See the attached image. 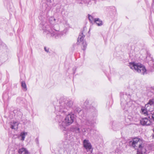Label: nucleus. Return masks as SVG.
<instances>
[{
    "label": "nucleus",
    "instance_id": "1",
    "mask_svg": "<svg viewBox=\"0 0 154 154\" xmlns=\"http://www.w3.org/2000/svg\"><path fill=\"white\" fill-rule=\"evenodd\" d=\"M73 102L69 100H61L58 105L55 106L56 119L58 122L59 125L61 129L65 128L66 126L71 124L74 122L73 114L67 112L68 110L72 107Z\"/></svg>",
    "mask_w": 154,
    "mask_h": 154
},
{
    "label": "nucleus",
    "instance_id": "2",
    "mask_svg": "<svg viewBox=\"0 0 154 154\" xmlns=\"http://www.w3.org/2000/svg\"><path fill=\"white\" fill-rule=\"evenodd\" d=\"M41 10L42 13L39 16V20L42 21L40 23L41 28L44 31V33L47 35L50 34L51 36L57 38L58 37L59 34L57 31L58 30L56 29V27L58 26L57 24L50 25L51 24L50 23L46 22L45 17L48 15L50 8L48 5L45 3H42L41 7Z\"/></svg>",
    "mask_w": 154,
    "mask_h": 154
},
{
    "label": "nucleus",
    "instance_id": "3",
    "mask_svg": "<svg viewBox=\"0 0 154 154\" xmlns=\"http://www.w3.org/2000/svg\"><path fill=\"white\" fill-rule=\"evenodd\" d=\"M130 67L134 71L144 75L147 74L146 70L145 67L141 65L136 63L134 62L129 63Z\"/></svg>",
    "mask_w": 154,
    "mask_h": 154
},
{
    "label": "nucleus",
    "instance_id": "4",
    "mask_svg": "<svg viewBox=\"0 0 154 154\" xmlns=\"http://www.w3.org/2000/svg\"><path fill=\"white\" fill-rule=\"evenodd\" d=\"M142 141L141 140L138 138H134L132 141L129 142V145L135 149L138 148L137 154H143L141 150L142 146H141Z\"/></svg>",
    "mask_w": 154,
    "mask_h": 154
},
{
    "label": "nucleus",
    "instance_id": "5",
    "mask_svg": "<svg viewBox=\"0 0 154 154\" xmlns=\"http://www.w3.org/2000/svg\"><path fill=\"white\" fill-rule=\"evenodd\" d=\"M120 97L121 106L124 109H126L127 110V108L131 106L132 101L131 100H129L128 102L127 101V100L125 99L128 96L127 94H124V93H121Z\"/></svg>",
    "mask_w": 154,
    "mask_h": 154
},
{
    "label": "nucleus",
    "instance_id": "6",
    "mask_svg": "<svg viewBox=\"0 0 154 154\" xmlns=\"http://www.w3.org/2000/svg\"><path fill=\"white\" fill-rule=\"evenodd\" d=\"M95 116L89 119H87L84 120L82 121V123L88 126H93L96 123L97 118L96 114L95 113Z\"/></svg>",
    "mask_w": 154,
    "mask_h": 154
},
{
    "label": "nucleus",
    "instance_id": "7",
    "mask_svg": "<svg viewBox=\"0 0 154 154\" xmlns=\"http://www.w3.org/2000/svg\"><path fill=\"white\" fill-rule=\"evenodd\" d=\"M83 146L88 152H91L92 150V145L89 140L86 139L83 141Z\"/></svg>",
    "mask_w": 154,
    "mask_h": 154
},
{
    "label": "nucleus",
    "instance_id": "8",
    "mask_svg": "<svg viewBox=\"0 0 154 154\" xmlns=\"http://www.w3.org/2000/svg\"><path fill=\"white\" fill-rule=\"evenodd\" d=\"M151 120L148 117H146L142 119L140 121V123L143 125H149L151 123Z\"/></svg>",
    "mask_w": 154,
    "mask_h": 154
},
{
    "label": "nucleus",
    "instance_id": "9",
    "mask_svg": "<svg viewBox=\"0 0 154 154\" xmlns=\"http://www.w3.org/2000/svg\"><path fill=\"white\" fill-rule=\"evenodd\" d=\"M141 110L142 113L145 116H147L148 117V116H150V114H148V112L147 111H152L149 108H148V107H146L145 106V107H142Z\"/></svg>",
    "mask_w": 154,
    "mask_h": 154
},
{
    "label": "nucleus",
    "instance_id": "10",
    "mask_svg": "<svg viewBox=\"0 0 154 154\" xmlns=\"http://www.w3.org/2000/svg\"><path fill=\"white\" fill-rule=\"evenodd\" d=\"M18 125L19 123L17 122L13 121L10 123V127L12 129L17 130Z\"/></svg>",
    "mask_w": 154,
    "mask_h": 154
},
{
    "label": "nucleus",
    "instance_id": "11",
    "mask_svg": "<svg viewBox=\"0 0 154 154\" xmlns=\"http://www.w3.org/2000/svg\"><path fill=\"white\" fill-rule=\"evenodd\" d=\"M18 152L19 154H29L28 151L26 148L24 147L19 149Z\"/></svg>",
    "mask_w": 154,
    "mask_h": 154
},
{
    "label": "nucleus",
    "instance_id": "12",
    "mask_svg": "<svg viewBox=\"0 0 154 154\" xmlns=\"http://www.w3.org/2000/svg\"><path fill=\"white\" fill-rule=\"evenodd\" d=\"M79 34L78 38V42L79 43L83 41L84 38L85 37V35H83V31H82Z\"/></svg>",
    "mask_w": 154,
    "mask_h": 154
},
{
    "label": "nucleus",
    "instance_id": "13",
    "mask_svg": "<svg viewBox=\"0 0 154 154\" xmlns=\"http://www.w3.org/2000/svg\"><path fill=\"white\" fill-rule=\"evenodd\" d=\"M71 130L77 133H79L81 132L80 128L78 126H72L71 128Z\"/></svg>",
    "mask_w": 154,
    "mask_h": 154
},
{
    "label": "nucleus",
    "instance_id": "14",
    "mask_svg": "<svg viewBox=\"0 0 154 154\" xmlns=\"http://www.w3.org/2000/svg\"><path fill=\"white\" fill-rule=\"evenodd\" d=\"M149 105L151 106H154V99L150 100L148 103L145 105V106L146 107H148V108Z\"/></svg>",
    "mask_w": 154,
    "mask_h": 154
},
{
    "label": "nucleus",
    "instance_id": "15",
    "mask_svg": "<svg viewBox=\"0 0 154 154\" xmlns=\"http://www.w3.org/2000/svg\"><path fill=\"white\" fill-rule=\"evenodd\" d=\"M94 22L98 26H101L103 25V23L102 21L99 18H95L94 19Z\"/></svg>",
    "mask_w": 154,
    "mask_h": 154
},
{
    "label": "nucleus",
    "instance_id": "16",
    "mask_svg": "<svg viewBox=\"0 0 154 154\" xmlns=\"http://www.w3.org/2000/svg\"><path fill=\"white\" fill-rule=\"evenodd\" d=\"M112 128L114 131H116L118 130L119 128L118 124L115 122H114L112 123Z\"/></svg>",
    "mask_w": 154,
    "mask_h": 154
},
{
    "label": "nucleus",
    "instance_id": "17",
    "mask_svg": "<svg viewBox=\"0 0 154 154\" xmlns=\"http://www.w3.org/2000/svg\"><path fill=\"white\" fill-rule=\"evenodd\" d=\"M148 63L151 67L154 69V61L153 59L152 58L151 60Z\"/></svg>",
    "mask_w": 154,
    "mask_h": 154
},
{
    "label": "nucleus",
    "instance_id": "18",
    "mask_svg": "<svg viewBox=\"0 0 154 154\" xmlns=\"http://www.w3.org/2000/svg\"><path fill=\"white\" fill-rule=\"evenodd\" d=\"M21 86L23 88L24 91H26L27 90V88L25 82L24 81H23L21 83Z\"/></svg>",
    "mask_w": 154,
    "mask_h": 154
},
{
    "label": "nucleus",
    "instance_id": "19",
    "mask_svg": "<svg viewBox=\"0 0 154 154\" xmlns=\"http://www.w3.org/2000/svg\"><path fill=\"white\" fill-rule=\"evenodd\" d=\"M74 110L75 112V113H79L80 112H81L82 109L81 108H80L78 107H76L74 109Z\"/></svg>",
    "mask_w": 154,
    "mask_h": 154
},
{
    "label": "nucleus",
    "instance_id": "20",
    "mask_svg": "<svg viewBox=\"0 0 154 154\" xmlns=\"http://www.w3.org/2000/svg\"><path fill=\"white\" fill-rule=\"evenodd\" d=\"M27 133L26 132H23V133H21L20 136L21 137V139L22 140H24L25 139V135H27Z\"/></svg>",
    "mask_w": 154,
    "mask_h": 154
},
{
    "label": "nucleus",
    "instance_id": "21",
    "mask_svg": "<svg viewBox=\"0 0 154 154\" xmlns=\"http://www.w3.org/2000/svg\"><path fill=\"white\" fill-rule=\"evenodd\" d=\"M148 118L154 121V112L153 113L150 114V116H148Z\"/></svg>",
    "mask_w": 154,
    "mask_h": 154
},
{
    "label": "nucleus",
    "instance_id": "22",
    "mask_svg": "<svg viewBox=\"0 0 154 154\" xmlns=\"http://www.w3.org/2000/svg\"><path fill=\"white\" fill-rule=\"evenodd\" d=\"M83 48H82V49L84 51H85L86 49V48L87 46V44H86V43L85 42L83 41Z\"/></svg>",
    "mask_w": 154,
    "mask_h": 154
},
{
    "label": "nucleus",
    "instance_id": "23",
    "mask_svg": "<svg viewBox=\"0 0 154 154\" xmlns=\"http://www.w3.org/2000/svg\"><path fill=\"white\" fill-rule=\"evenodd\" d=\"M88 18L91 22H92L94 20V19L92 16L89 14H88Z\"/></svg>",
    "mask_w": 154,
    "mask_h": 154
},
{
    "label": "nucleus",
    "instance_id": "24",
    "mask_svg": "<svg viewBox=\"0 0 154 154\" xmlns=\"http://www.w3.org/2000/svg\"><path fill=\"white\" fill-rule=\"evenodd\" d=\"M95 110V109L93 107H92L91 108H90L88 110V111L90 112H92V111H94Z\"/></svg>",
    "mask_w": 154,
    "mask_h": 154
},
{
    "label": "nucleus",
    "instance_id": "25",
    "mask_svg": "<svg viewBox=\"0 0 154 154\" xmlns=\"http://www.w3.org/2000/svg\"><path fill=\"white\" fill-rule=\"evenodd\" d=\"M44 50L47 53L49 52V48H47L46 47H44Z\"/></svg>",
    "mask_w": 154,
    "mask_h": 154
},
{
    "label": "nucleus",
    "instance_id": "26",
    "mask_svg": "<svg viewBox=\"0 0 154 154\" xmlns=\"http://www.w3.org/2000/svg\"><path fill=\"white\" fill-rule=\"evenodd\" d=\"M152 130H153V133L152 134V138L154 139V128H153Z\"/></svg>",
    "mask_w": 154,
    "mask_h": 154
},
{
    "label": "nucleus",
    "instance_id": "27",
    "mask_svg": "<svg viewBox=\"0 0 154 154\" xmlns=\"http://www.w3.org/2000/svg\"><path fill=\"white\" fill-rule=\"evenodd\" d=\"M82 131L83 132V133L86 132L85 129V128L82 129Z\"/></svg>",
    "mask_w": 154,
    "mask_h": 154
},
{
    "label": "nucleus",
    "instance_id": "28",
    "mask_svg": "<svg viewBox=\"0 0 154 154\" xmlns=\"http://www.w3.org/2000/svg\"><path fill=\"white\" fill-rule=\"evenodd\" d=\"M152 9L153 10V11H154V5H152Z\"/></svg>",
    "mask_w": 154,
    "mask_h": 154
},
{
    "label": "nucleus",
    "instance_id": "29",
    "mask_svg": "<svg viewBox=\"0 0 154 154\" xmlns=\"http://www.w3.org/2000/svg\"><path fill=\"white\" fill-rule=\"evenodd\" d=\"M46 0L48 2H50L51 1V0Z\"/></svg>",
    "mask_w": 154,
    "mask_h": 154
},
{
    "label": "nucleus",
    "instance_id": "30",
    "mask_svg": "<svg viewBox=\"0 0 154 154\" xmlns=\"http://www.w3.org/2000/svg\"><path fill=\"white\" fill-rule=\"evenodd\" d=\"M1 43H2V42H1L0 41V44Z\"/></svg>",
    "mask_w": 154,
    "mask_h": 154
},
{
    "label": "nucleus",
    "instance_id": "31",
    "mask_svg": "<svg viewBox=\"0 0 154 154\" xmlns=\"http://www.w3.org/2000/svg\"><path fill=\"white\" fill-rule=\"evenodd\" d=\"M153 2H154V0H153Z\"/></svg>",
    "mask_w": 154,
    "mask_h": 154
}]
</instances>
